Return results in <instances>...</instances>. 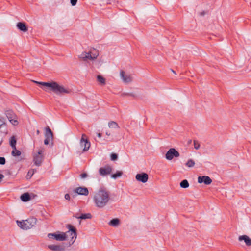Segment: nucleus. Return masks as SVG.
<instances>
[{"label":"nucleus","instance_id":"obj_40","mask_svg":"<svg viewBox=\"0 0 251 251\" xmlns=\"http://www.w3.org/2000/svg\"><path fill=\"white\" fill-rule=\"evenodd\" d=\"M106 134L107 135V136H109L110 135V133H109L108 131L106 132Z\"/></svg>","mask_w":251,"mask_h":251},{"label":"nucleus","instance_id":"obj_4","mask_svg":"<svg viewBox=\"0 0 251 251\" xmlns=\"http://www.w3.org/2000/svg\"><path fill=\"white\" fill-rule=\"evenodd\" d=\"M18 226L24 230H27L31 228L36 223V220L34 218H30L22 221H17Z\"/></svg>","mask_w":251,"mask_h":251},{"label":"nucleus","instance_id":"obj_21","mask_svg":"<svg viewBox=\"0 0 251 251\" xmlns=\"http://www.w3.org/2000/svg\"><path fill=\"white\" fill-rule=\"evenodd\" d=\"M21 199L23 201L26 202L30 200V197L28 193H25L21 195Z\"/></svg>","mask_w":251,"mask_h":251},{"label":"nucleus","instance_id":"obj_32","mask_svg":"<svg viewBox=\"0 0 251 251\" xmlns=\"http://www.w3.org/2000/svg\"><path fill=\"white\" fill-rule=\"evenodd\" d=\"M111 160L113 161H115L117 159L118 156L116 153H112L110 156Z\"/></svg>","mask_w":251,"mask_h":251},{"label":"nucleus","instance_id":"obj_39","mask_svg":"<svg viewBox=\"0 0 251 251\" xmlns=\"http://www.w3.org/2000/svg\"><path fill=\"white\" fill-rule=\"evenodd\" d=\"M97 136H98V137L100 138L101 137V134L100 133H98L97 134Z\"/></svg>","mask_w":251,"mask_h":251},{"label":"nucleus","instance_id":"obj_6","mask_svg":"<svg viewBox=\"0 0 251 251\" xmlns=\"http://www.w3.org/2000/svg\"><path fill=\"white\" fill-rule=\"evenodd\" d=\"M47 236L50 239H55L58 241H63L67 239V233L59 231L53 233H49Z\"/></svg>","mask_w":251,"mask_h":251},{"label":"nucleus","instance_id":"obj_28","mask_svg":"<svg viewBox=\"0 0 251 251\" xmlns=\"http://www.w3.org/2000/svg\"><path fill=\"white\" fill-rule=\"evenodd\" d=\"M21 154V152L16 150V148H13V151H12V155L14 156H19Z\"/></svg>","mask_w":251,"mask_h":251},{"label":"nucleus","instance_id":"obj_27","mask_svg":"<svg viewBox=\"0 0 251 251\" xmlns=\"http://www.w3.org/2000/svg\"><path fill=\"white\" fill-rule=\"evenodd\" d=\"M195 164V161L193 160L190 159L187 161V162L185 164V165L188 167L191 168L194 167Z\"/></svg>","mask_w":251,"mask_h":251},{"label":"nucleus","instance_id":"obj_15","mask_svg":"<svg viewBox=\"0 0 251 251\" xmlns=\"http://www.w3.org/2000/svg\"><path fill=\"white\" fill-rule=\"evenodd\" d=\"M198 182L199 183H204L206 185H209L211 183L212 180L209 176H199L198 178Z\"/></svg>","mask_w":251,"mask_h":251},{"label":"nucleus","instance_id":"obj_23","mask_svg":"<svg viewBox=\"0 0 251 251\" xmlns=\"http://www.w3.org/2000/svg\"><path fill=\"white\" fill-rule=\"evenodd\" d=\"M76 218L81 219H91L92 217V215L90 213L87 214H82L80 216L76 217Z\"/></svg>","mask_w":251,"mask_h":251},{"label":"nucleus","instance_id":"obj_29","mask_svg":"<svg viewBox=\"0 0 251 251\" xmlns=\"http://www.w3.org/2000/svg\"><path fill=\"white\" fill-rule=\"evenodd\" d=\"M10 143L13 149L16 148V141L14 137L11 138Z\"/></svg>","mask_w":251,"mask_h":251},{"label":"nucleus","instance_id":"obj_37","mask_svg":"<svg viewBox=\"0 0 251 251\" xmlns=\"http://www.w3.org/2000/svg\"><path fill=\"white\" fill-rule=\"evenodd\" d=\"M77 0H71V3L72 6H75L76 5Z\"/></svg>","mask_w":251,"mask_h":251},{"label":"nucleus","instance_id":"obj_11","mask_svg":"<svg viewBox=\"0 0 251 251\" xmlns=\"http://www.w3.org/2000/svg\"><path fill=\"white\" fill-rule=\"evenodd\" d=\"M86 137V136L83 134L80 142L81 147H83V151H88L90 147V143L88 142Z\"/></svg>","mask_w":251,"mask_h":251},{"label":"nucleus","instance_id":"obj_12","mask_svg":"<svg viewBox=\"0 0 251 251\" xmlns=\"http://www.w3.org/2000/svg\"><path fill=\"white\" fill-rule=\"evenodd\" d=\"M112 169L110 166L106 165L103 167H101L99 170V174L100 176H104L109 175L112 172Z\"/></svg>","mask_w":251,"mask_h":251},{"label":"nucleus","instance_id":"obj_41","mask_svg":"<svg viewBox=\"0 0 251 251\" xmlns=\"http://www.w3.org/2000/svg\"><path fill=\"white\" fill-rule=\"evenodd\" d=\"M36 132L38 135L40 134V131L39 130H37Z\"/></svg>","mask_w":251,"mask_h":251},{"label":"nucleus","instance_id":"obj_9","mask_svg":"<svg viewBox=\"0 0 251 251\" xmlns=\"http://www.w3.org/2000/svg\"><path fill=\"white\" fill-rule=\"evenodd\" d=\"M6 116L10 123L13 125H17L18 124L17 116L12 111L7 110L6 111Z\"/></svg>","mask_w":251,"mask_h":251},{"label":"nucleus","instance_id":"obj_33","mask_svg":"<svg viewBox=\"0 0 251 251\" xmlns=\"http://www.w3.org/2000/svg\"><path fill=\"white\" fill-rule=\"evenodd\" d=\"M5 124V123L4 118L0 117V128H1L2 126L4 125Z\"/></svg>","mask_w":251,"mask_h":251},{"label":"nucleus","instance_id":"obj_24","mask_svg":"<svg viewBox=\"0 0 251 251\" xmlns=\"http://www.w3.org/2000/svg\"><path fill=\"white\" fill-rule=\"evenodd\" d=\"M36 170L35 169H30L27 173V174L26 176V178L27 179H29L31 178L33 174L36 172Z\"/></svg>","mask_w":251,"mask_h":251},{"label":"nucleus","instance_id":"obj_14","mask_svg":"<svg viewBox=\"0 0 251 251\" xmlns=\"http://www.w3.org/2000/svg\"><path fill=\"white\" fill-rule=\"evenodd\" d=\"M74 192L78 195L87 196L89 194L88 189L84 187H78L74 190Z\"/></svg>","mask_w":251,"mask_h":251},{"label":"nucleus","instance_id":"obj_34","mask_svg":"<svg viewBox=\"0 0 251 251\" xmlns=\"http://www.w3.org/2000/svg\"><path fill=\"white\" fill-rule=\"evenodd\" d=\"M5 163V159L4 157H0V164L4 165Z\"/></svg>","mask_w":251,"mask_h":251},{"label":"nucleus","instance_id":"obj_1","mask_svg":"<svg viewBox=\"0 0 251 251\" xmlns=\"http://www.w3.org/2000/svg\"><path fill=\"white\" fill-rule=\"evenodd\" d=\"M32 81L36 84L42 85L44 86L45 88L44 90L48 92L52 91L59 95L69 94L70 92V90L69 89L64 87L63 85H59L55 82H44L35 80H33Z\"/></svg>","mask_w":251,"mask_h":251},{"label":"nucleus","instance_id":"obj_42","mask_svg":"<svg viewBox=\"0 0 251 251\" xmlns=\"http://www.w3.org/2000/svg\"><path fill=\"white\" fill-rule=\"evenodd\" d=\"M172 71L173 72V73H175V72L173 70H172Z\"/></svg>","mask_w":251,"mask_h":251},{"label":"nucleus","instance_id":"obj_30","mask_svg":"<svg viewBox=\"0 0 251 251\" xmlns=\"http://www.w3.org/2000/svg\"><path fill=\"white\" fill-rule=\"evenodd\" d=\"M122 175V172L121 171H118L116 173L113 174L111 176V177L114 179H116L117 177H120Z\"/></svg>","mask_w":251,"mask_h":251},{"label":"nucleus","instance_id":"obj_16","mask_svg":"<svg viewBox=\"0 0 251 251\" xmlns=\"http://www.w3.org/2000/svg\"><path fill=\"white\" fill-rule=\"evenodd\" d=\"M48 248L53 251H64V247L60 245L50 244L48 245Z\"/></svg>","mask_w":251,"mask_h":251},{"label":"nucleus","instance_id":"obj_26","mask_svg":"<svg viewBox=\"0 0 251 251\" xmlns=\"http://www.w3.org/2000/svg\"><path fill=\"white\" fill-rule=\"evenodd\" d=\"M108 126L111 128H118L119 126L117 123L114 121L109 122Z\"/></svg>","mask_w":251,"mask_h":251},{"label":"nucleus","instance_id":"obj_17","mask_svg":"<svg viewBox=\"0 0 251 251\" xmlns=\"http://www.w3.org/2000/svg\"><path fill=\"white\" fill-rule=\"evenodd\" d=\"M239 240L244 241L246 244V245L248 246H250L251 245V239L249 238L247 235H242L239 237Z\"/></svg>","mask_w":251,"mask_h":251},{"label":"nucleus","instance_id":"obj_20","mask_svg":"<svg viewBox=\"0 0 251 251\" xmlns=\"http://www.w3.org/2000/svg\"><path fill=\"white\" fill-rule=\"evenodd\" d=\"M109 225L114 227H117L120 224V220L118 218L113 219L109 221L108 223Z\"/></svg>","mask_w":251,"mask_h":251},{"label":"nucleus","instance_id":"obj_36","mask_svg":"<svg viewBox=\"0 0 251 251\" xmlns=\"http://www.w3.org/2000/svg\"><path fill=\"white\" fill-rule=\"evenodd\" d=\"M87 176V174L86 173H84L80 175V177L82 179L85 178Z\"/></svg>","mask_w":251,"mask_h":251},{"label":"nucleus","instance_id":"obj_18","mask_svg":"<svg viewBox=\"0 0 251 251\" xmlns=\"http://www.w3.org/2000/svg\"><path fill=\"white\" fill-rule=\"evenodd\" d=\"M45 137L48 140H53V133L49 127L45 128Z\"/></svg>","mask_w":251,"mask_h":251},{"label":"nucleus","instance_id":"obj_35","mask_svg":"<svg viewBox=\"0 0 251 251\" xmlns=\"http://www.w3.org/2000/svg\"><path fill=\"white\" fill-rule=\"evenodd\" d=\"M52 141V140H48V139L45 138L44 140V144L45 145H48Z\"/></svg>","mask_w":251,"mask_h":251},{"label":"nucleus","instance_id":"obj_22","mask_svg":"<svg viewBox=\"0 0 251 251\" xmlns=\"http://www.w3.org/2000/svg\"><path fill=\"white\" fill-rule=\"evenodd\" d=\"M97 80L99 83L101 85H105L106 83L105 79L100 75H98L97 77Z\"/></svg>","mask_w":251,"mask_h":251},{"label":"nucleus","instance_id":"obj_13","mask_svg":"<svg viewBox=\"0 0 251 251\" xmlns=\"http://www.w3.org/2000/svg\"><path fill=\"white\" fill-rule=\"evenodd\" d=\"M135 178L138 181L145 183L148 181L149 176L147 174L142 173L137 174L135 176Z\"/></svg>","mask_w":251,"mask_h":251},{"label":"nucleus","instance_id":"obj_5","mask_svg":"<svg viewBox=\"0 0 251 251\" xmlns=\"http://www.w3.org/2000/svg\"><path fill=\"white\" fill-rule=\"evenodd\" d=\"M44 149L41 147L38 149L37 152L33 154V161L36 166H40L42 164L44 159Z\"/></svg>","mask_w":251,"mask_h":251},{"label":"nucleus","instance_id":"obj_31","mask_svg":"<svg viewBox=\"0 0 251 251\" xmlns=\"http://www.w3.org/2000/svg\"><path fill=\"white\" fill-rule=\"evenodd\" d=\"M194 148L196 150H198L200 148V144L198 142V141L194 140Z\"/></svg>","mask_w":251,"mask_h":251},{"label":"nucleus","instance_id":"obj_19","mask_svg":"<svg viewBox=\"0 0 251 251\" xmlns=\"http://www.w3.org/2000/svg\"><path fill=\"white\" fill-rule=\"evenodd\" d=\"M17 28L21 31L23 32H26L27 31V28L25 24L22 22H19L17 24Z\"/></svg>","mask_w":251,"mask_h":251},{"label":"nucleus","instance_id":"obj_10","mask_svg":"<svg viewBox=\"0 0 251 251\" xmlns=\"http://www.w3.org/2000/svg\"><path fill=\"white\" fill-rule=\"evenodd\" d=\"M120 76L123 81L125 83H130L133 80V77L131 75L126 74L123 71L120 72Z\"/></svg>","mask_w":251,"mask_h":251},{"label":"nucleus","instance_id":"obj_25","mask_svg":"<svg viewBox=\"0 0 251 251\" xmlns=\"http://www.w3.org/2000/svg\"><path fill=\"white\" fill-rule=\"evenodd\" d=\"M180 186L181 188H187L189 187V183L186 179H185V180H182L180 182Z\"/></svg>","mask_w":251,"mask_h":251},{"label":"nucleus","instance_id":"obj_7","mask_svg":"<svg viewBox=\"0 0 251 251\" xmlns=\"http://www.w3.org/2000/svg\"><path fill=\"white\" fill-rule=\"evenodd\" d=\"M180 155L179 153L174 148L170 149L165 154V158L168 160H171L174 157H178Z\"/></svg>","mask_w":251,"mask_h":251},{"label":"nucleus","instance_id":"obj_38","mask_svg":"<svg viewBox=\"0 0 251 251\" xmlns=\"http://www.w3.org/2000/svg\"><path fill=\"white\" fill-rule=\"evenodd\" d=\"M65 199H66V200H70V195H69L68 194H65Z\"/></svg>","mask_w":251,"mask_h":251},{"label":"nucleus","instance_id":"obj_8","mask_svg":"<svg viewBox=\"0 0 251 251\" xmlns=\"http://www.w3.org/2000/svg\"><path fill=\"white\" fill-rule=\"evenodd\" d=\"M67 227L69 230L66 232H65V233H67V237L69 235L71 236V241L74 243L77 237L76 229L71 225H68L67 226Z\"/></svg>","mask_w":251,"mask_h":251},{"label":"nucleus","instance_id":"obj_3","mask_svg":"<svg viewBox=\"0 0 251 251\" xmlns=\"http://www.w3.org/2000/svg\"><path fill=\"white\" fill-rule=\"evenodd\" d=\"M99 56L98 51L95 49H91L89 51H83L79 56L78 58L84 61L94 60Z\"/></svg>","mask_w":251,"mask_h":251},{"label":"nucleus","instance_id":"obj_2","mask_svg":"<svg viewBox=\"0 0 251 251\" xmlns=\"http://www.w3.org/2000/svg\"><path fill=\"white\" fill-rule=\"evenodd\" d=\"M93 199L97 207L102 208L109 203L110 194L106 190L100 189L94 193Z\"/></svg>","mask_w":251,"mask_h":251}]
</instances>
